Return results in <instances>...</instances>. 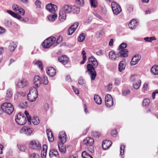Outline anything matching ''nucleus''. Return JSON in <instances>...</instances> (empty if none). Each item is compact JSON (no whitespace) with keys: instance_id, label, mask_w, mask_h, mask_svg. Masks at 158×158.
<instances>
[{"instance_id":"864d4df0","label":"nucleus","mask_w":158,"mask_h":158,"mask_svg":"<svg viewBox=\"0 0 158 158\" xmlns=\"http://www.w3.org/2000/svg\"><path fill=\"white\" fill-rule=\"evenodd\" d=\"M78 82V83L81 85H82L85 83L84 80L82 77H81L79 79Z\"/></svg>"},{"instance_id":"49530a36","label":"nucleus","mask_w":158,"mask_h":158,"mask_svg":"<svg viewBox=\"0 0 158 158\" xmlns=\"http://www.w3.org/2000/svg\"><path fill=\"white\" fill-rule=\"evenodd\" d=\"M85 39V36L83 33H81L78 39V40L79 42H82Z\"/></svg>"},{"instance_id":"f8f14e48","label":"nucleus","mask_w":158,"mask_h":158,"mask_svg":"<svg viewBox=\"0 0 158 158\" xmlns=\"http://www.w3.org/2000/svg\"><path fill=\"white\" fill-rule=\"evenodd\" d=\"M46 8L48 11L53 13L57 10V7L54 4L49 3L46 5Z\"/></svg>"},{"instance_id":"a211bd4d","label":"nucleus","mask_w":158,"mask_h":158,"mask_svg":"<svg viewBox=\"0 0 158 158\" xmlns=\"http://www.w3.org/2000/svg\"><path fill=\"white\" fill-rule=\"evenodd\" d=\"M112 143L109 140H105L103 141L102 147L104 150L107 149L112 145Z\"/></svg>"},{"instance_id":"6e6d98bb","label":"nucleus","mask_w":158,"mask_h":158,"mask_svg":"<svg viewBox=\"0 0 158 158\" xmlns=\"http://www.w3.org/2000/svg\"><path fill=\"white\" fill-rule=\"evenodd\" d=\"M6 29L3 27L0 26V34L4 33L6 32Z\"/></svg>"},{"instance_id":"5fc2aeb1","label":"nucleus","mask_w":158,"mask_h":158,"mask_svg":"<svg viewBox=\"0 0 158 158\" xmlns=\"http://www.w3.org/2000/svg\"><path fill=\"white\" fill-rule=\"evenodd\" d=\"M29 158H39V155L37 154L33 153L30 156Z\"/></svg>"},{"instance_id":"4468645a","label":"nucleus","mask_w":158,"mask_h":158,"mask_svg":"<svg viewBox=\"0 0 158 158\" xmlns=\"http://www.w3.org/2000/svg\"><path fill=\"white\" fill-rule=\"evenodd\" d=\"M32 132L31 129L25 126L23 127L20 131V133L25 134L27 135H30Z\"/></svg>"},{"instance_id":"4d7b16f0","label":"nucleus","mask_w":158,"mask_h":158,"mask_svg":"<svg viewBox=\"0 0 158 158\" xmlns=\"http://www.w3.org/2000/svg\"><path fill=\"white\" fill-rule=\"evenodd\" d=\"M62 40V37L61 35H60L58 38L57 39L56 41V43L57 44H58L60 43L61 42Z\"/></svg>"},{"instance_id":"0e129e2a","label":"nucleus","mask_w":158,"mask_h":158,"mask_svg":"<svg viewBox=\"0 0 158 158\" xmlns=\"http://www.w3.org/2000/svg\"><path fill=\"white\" fill-rule=\"evenodd\" d=\"M13 17L20 20L21 19V17L19 15L15 13V16Z\"/></svg>"},{"instance_id":"cd10ccee","label":"nucleus","mask_w":158,"mask_h":158,"mask_svg":"<svg viewBox=\"0 0 158 158\" xmlns=\"http://www.w3.org/2000/svg\"><path fill=\"white\" fill-rule=\"evenodd\" d=\"M151 71L154 75H158V66L156 65L153 66L152 67Z\"/></svg>"},{"instance_id":"7c9ffc66","label":"nucleus","mask_w":158,"mask_h":158,"mask_svg":"<svg viewBox=\"0 0 158 158\" xmlns=\"http://www.w3.org/2000/svg\"><path fill=\"white\" fill-rule=\"evenodd\" d=\"M94 99L95 102L98 105H100L102 102V100L100 97L98 95H95Z\"/></svg>"},{"instance_id":"8fccbe9b","label":"nucleus","mask_w":158,"mask_h":158,"mask_svg":"<svg viewBox=\"0 0 158 158\" xmlns=\"http://www.w3.org/2000/svg\"><path fill=\"white\" fill-rule=\"evenodd\" d=\"M77 4L81 6H84V0H76Z\"/></svg>"},{"instance_id":"79ce46f5","label":"nucleus","mask_w":158,"mask_h":158,"mask_svg":"<svg viewBox=\"0 0 158 158\" xmlns=\"http://www.w3.org/2000/svg\"><path fill=\"white\" fill-rule=\"evenodd\" d=\"M144 40L146 42H152V40H155L156 39L154 37H146L144 38Z\"/></svg>"},{"instance_id":"412c9836","label":"nucleus","mask_w":158,"mask_h":158,"mask_svg":"<svg viewBox=\"0 0 158 158\" xmlns=\"http://www.w3.org/2000/svg\"><path fill=\"white\" fill-rule=\"evenodd\" d=\"M61 10L66 14L70 13L72 12V6L69 5H65L62 7Z\"/></svg>"},{"instance_id":"9b49d317","label":"nucleus","mask_w":158,"mask_h":158,"mask_svg":"<svg viewBox=\"0 0 158 158\" xmlns=\"http://www.w3.org/2000/svg\"><path fill=\"white\" fill-rule=\"evenodd\" d=\"M78 24V23L77 22L75 23L69 27L68 31V35H71L74 32L77 28Z\"/></svg>"},{"instance_id":"0eeeda50","label":"nucleus","mask_w":158,"mask_h":158,"mask_svg":"<svg viewBox=\"0 0 158 158\" xmlns=\"http://www.w3.org/2000/svg\"><path fill=\"white\" fill-rule=\"evenodd\" d=\"M56 39L54 37H51L45 40L42 43V46L44 48L50 47L56 41Z\"/></svg>"},{"instance_id":"9d476101","label":"nucleus","mask_w":158,"mask_h":158,"mask_svg":"<svg viewBox=\"0 0 158 158\" xmlns=\"http://www.w3.org/2000/svg\"><path fill=\"white\" fill-rule=\"evenodd\" d=\"M30 148L35 150H39L41 148L40 144L37 140H33L29 144Z\"/></svg>"},{"instance_id":"f257e3e1","label":"nucleus","mask_w":158,"mask_h":158,"mask_svg":"<svg viewBox=\"0 0 158 158\" xmlns=\"http://www.w3.org/2000/svg\"><path fill=\"white\" fill-rule=\"evenodd\" d=\"M92 63L93 65L90 64H87V72L90 76L91 80H95L96 76V73L94 69L98 66V63L97 60Z\"/></svg>"},{"instance_id":"4be33fe9","label":"nucleus","mask_w":158,"mask_h":158,"mask_svg":"<svg viewBox=\"0 0 158 158\" xmlns=\"http://www.w3.org/2000/svg\"><path fill=\"white\" fill-rule=\"evenodd\" d=\"M17 46V43L15 42H11L9 43L8 49L11 52L14 51Z\"/></svg>"},{"instance_id":"393cba45","label":"nucleus","mask_w":158,"mask_h":158,"mask_svg":"<svg viewBox=\"0 0 158 158\" xmlns=\"http://www.w3.org/2000/svg\"><path fill=\"white\" fill-rule=\"evenodd\" d=\"M66 13L62 10L60 11L59 19L61 21H63L64 20L66 19Z\"/></svg>"},{"instance_id":"ddd939ff","label":"nucleus","mask_w":158,"mask_h":158,"mask_svg":"<svg viewBox=\"0 0 158 158\" xmlns=\"http://www.w3.org/2000/svg\"><path fill=\"white\" fill-rule=\"evenodd\" d=\"M141 56L139 54L135 55L132 59L130 64L131 65L136 64L141 59Z\"/></svg>"},{"instance_id":"774afa93","label":"nucleus","mask_w":158,"mask_h":158,"mask_svg":"<svg viewBox=\"0 0 158 158\" xmlns=\"http://www.w3.org/2000/svg\"><path fill=\"white\" fill-rule=\"evenodd\" d=\"M130 93V91L129 90H126L123 91V95L126 96L128 94Z\"/></svg>"},{"instance_id":"603ef678","label":"nucleus","mask_w":158,"mask_h":158,"mask_svg":"<svg viewBox=\"0 0 158 158\" xmlns=\"http://www.w3.org/2000/svg\"><path fill=\"white\" fill-rule=\"evenodd\" d=\"M20 8L18 5L16 4H14L12 6L13 9L16 12H17Z\"/></svg>"},{"instance_id":"f3484780","label":"nucleus","mask_w":158,"mask_h":158,"mask_svg":"<svg viewBox=\"0 0 158 158\" xmlns=\"http://www.w3.org/2000/svg\"><path fill=\"white\" fill-rule=\"evenodd\" d=\"M109 58L113 60H117L119 56L120 57V54L118 53L115 54L114 51H111L109 53Z\"/></svg>"},{"instance_id":"aec40b11","label":"nucleus","mask_w":158,"mask_h":158,"mask_svg":"<svg viewBox=\"0 0 158 158\" xmlns=\"http://www.w3.org/2000/svg\"><path fill=\"white\" fill-rule=\"evenodd\" d=\"M47 73L49 76L53 77L56 74V70L54 68L52 67H50L48 68L47 70Z\"/></svg>"},{"instance_id":"de8ad7c7","label":"nucleus","mask_w":158,"mask_h":158,"mask_svg":"<svg viewBox=\"0 0 158 158\" xmlns=\"http://www.w3.org/2000/svg\"><path fill=\"white\" fill-rule=\"evenodd\" d=\"M125 146L124 145H122L120 147V155L123 156L124 154Z\"/></svg>"},{"instance_id":"052dcab7","label":"nucleus","mask_w":158,"mask_h":158,"mask_svg":"<svg viewBox=\"0 0 158 158\" xmlns=\"http://www.w3.org/2000/svg\"><path fill=\"white\" fill-rule=\"evenodd\" d=\"M89 62H90L92 63L94 61L96 60V59L93 56H92L89 58Z\"/></svg>"},{"instance_id":"a19ab883","label":"nucleus","mask_w":158,"mask_h":158,"mask_svg":"<svg viewBox=\"0 0 158 158\" xmlns=\"http://www.w3.org/2000/svg\"><path fill=\"white\" fill-rule=\"evenodd\" d=\"M52 153L56 157H58L59 156V153L58 151L55 149H53L50 151L49 154L50 155Z\"/></svg>"},{"instance_id":"c03bdc74","label":"nucleus","mask_w":158,"mask_h":158,"mask_svg":"<svg viewBox=\"0 0 158 158\" xmlns=\"http://www.w3.org/2000/svg\"><path fill=\"white\" fill-rule=\"evenodd\" d=\"M35 64L39 67L41 70L42 69V63L40 61H38L35 62Z\"/></svg>"},{"instance_id":"09e8293b","label":"nucleus","mask_w":158,"mask_h":158,"mask_svg":"<svg viewBox=\"0 0 158 158\" xmlns=\"http://www.w3.org/2000/svg\"><path fill=\"white\" fill-rule=\"evenodd\" d=\"M24 113L26 116L27 119V120L28 122L30 123H31V117L28 114L27 111L25 110Z\"/></svg>"},{"instance_id":"e433bc0d","label":"nucleus","mask_w":158,"mask_h":158,"mask_svg":"<svg viewBox=\"0 0 158 158\" xmlns=\"http://www.w3.org/2000/svg\"><path fill=\"white\" fill-rule=\"evenodd\" d=\"M91 7L96 8L98 5L97 0H90Z\"/></svg>"},{"instance_id":"6ab92c4d","label":"nucleus","mask_w":158,"mask_h":158,"mask_svg":"<svg viewBox=\"0 0 158 158\" xmlns=\"http://www.w3.org/2000/svg\"><path fill=\"white\" fill-rule=\"evenodd\" d=\"M58 60L60 62L64 65L68 63L69 58L66 56L63 55L59 57Z\"/></svg>"},{"instance_id":"c85d7f7f","label":"nucleus","mask_w":158,"mask_h":158,"mask_svg":"<svg viewBox=\"0 0 158 158\" xmlns=\"http://www.w3.org/2000/svg\"><path fill=\"white\" fill-rule=\"evenodd\" d=\"M27 97L28 99L30 102H33L35 100L38 96L28 94L27 95Z\"/></svg>"},{"instance_id":"58836bf2","label":"nucleus","mask_w":158,"mask_h":158,"mask_svg":"<svg viewBox=\"0 0 158 158\" xmlns=\"http://www.w3.org/2000/svg\"><path fill=\"white\" fill-rule=\"evenodd\" d=\"M27 106V103L26 102H21L20 103L19 107L20 108H25Z\"/></svg>"},{"instance_id":"3c124183","label":"nucleus","mask_w":158,"mask_h":158,"mask_svg":"<svg viewBox=\"0 0 158 158\" xmlns=\"http://www.w3.org/2000/svg\"><path fill=\"white\" fill-rule=\"evenodd\" d=\"M42 80L44 81L43 83L44 84L46 85L48 84V78L46 76L44 75L43 76V78Z\"/></svg>"},{"instance_id":"f704fd0d","label":"nucleus","mask_w":158,"mask_h":158,"mask_svg":"<svg viewBox=\"0 0 158 158\" xmlns=\"http://www.w3.org/2000/svg\"><path fill=\"white\" fill-rule=\"evenodd\" d=\"M32 122L35 125L38 124L40 123V121L38 117L34 116L32 119Z\"/></svg>"},{"instance_id":"bf43d9fd","label":"nucleus","mask_w":158,"mask_h":158,"mask_svg":"<svg viewBox=\"0 0 158 158\" xmlns=\"http://www.w3.org/2000/svg\"><path fill=\"white\" fill-rule=\"evenodd\" d=\"M18 11L21 15H24L25 11L23 9L20 8Z\"/></svg>"},{"instance_id":"ea45409f","label":"nucleus","mask_w":158,"mask_h":158,"mask_svg":"<svg viewBox=\"0 0 158 158\" xmlns=\"http://www.w3.org/2000/svg\"><path fill=\"white\" fill-rule=\"evenodd\" d=\"M130 80L131 82H134L139 80V79L137 75H133L131 77Z\"/></svg>"},{"instance_id":"f03ea898","label":"nucleus","mask_w":158,"mask_h":158,"mask_svg":"<svg viewBox=\"0 0 158 158\" xmlns=\"http://www.w3.org/2000/svg\"><path fill=\"white\" fill-rule=\"evenodd\" d=\"M59 138L61 142L58 143L59 150L60 152L64 153L66 152V148L63 146V144L66 141L65 133L64 131L60 132L59 134Z\"/></svg>"},{"instance_id":"e2e57ef3","label":"nucleus","mask_w":158,"mask_h":158,"mask_svg":"<svg viewBox=\"0 0 158 158\" xmlns=\"http://www.w3.org/2000/svg\"><path fill=\"white\" fill-rule=\"evenodd\" d=\"M93 135L96 137H98L100 136V133L98 132H94L93 133Z\"/></svg>"},{"instance_id":"bb28decb","label":"nucleus","mask_w":158,"mask_h":158,"mask_svg":"<svg viewBox=\"0 0 158 158\" xmlns=\"http://www.w3.org/2000/svg\"><path fill=\"white\" fill-rule=\"evenodd\" d=\"M125 62V60H123L120 61L118 64V70L120 72L125 69V65L124 64Z\"/></svg>"},{"instance_id":"c9c22d12","label":"nucleus","mask_w":158,"mask_h":158,"mask_svg":"<svg viewBox=\"0 0 158 158\" xmlns=\"http://www.w3.org/2000/svg\"><path fill=\"white\" fill-rule=\"evenodd\" d=\"M81 155L83 158H93L91 155L85 151L82 152Z\"/></svg>"},{"instance_id":"7ed1b4c3","label":"nucleus","mask_w":158,"mask_h":158,"mask_svg":"<svg viewBox=\"0 0 158 158\" xmlns=\"http://www.w3.org/2000/svg\"><path fill=\"white\" fill-rule=\"evenodd\" d=\"M1 109L3 112L8 114H11L14 110L13 105L10 102L3 103L1 106Z\"/></svg>"},{"instance_id":"c756f323","label":"nucleus","mask_w":158,"mask_h":158,"mask_svg":"<svg viewBox=\"0 0 158 158\" xmlns=\"http://www.w3.org/2000/svg\"><path fill=\"white\" fill-rule=\"evenodd\" d=\"M47 150V146L46 144L43 146V150L41 152V156L43 157H45L46 155Z\"/></svg>"},{"instance_id":"b1692460","label":"nucleus","mask_w":158,"mask_h":158,"mask_svg":"<svg viewBox=\"0 0 158 158\" xmlns=\"http://www.w3.org/2000/svg\"><path fill=\"white\" fill-rule=\"evenodd\" d=\"M138 24L136 20L132 19L129 23L128 26L130 28L133 29L135 28Z\"/></svg>"},{"instance_id":"69168bd1","label":"nucleus","mask_w":158,"mask_h":158,"mask_svg":"<svg viewBox=\"0 0 158 158\" xmlns=\"http://www.w3.org/2000/svg\"><path fill=\"white\" fill-rule=\"evenodd\" d=\"M7 12L9 14H10V15H11L13 17H14V16H15V13L14 12L12 11L11 10H7Z\"/></svg>"},{"instance_id":"72a5a7b5","label":"nucleus","mask_w":158,"mask_h":158,"mask_svg":"<svg viewBox=\"0 0 158 158\" xmlns=\"http://www.w3.org/2000/svg\"><path fill=\"white\" fill-rule=\"evenodd\" d=\"M80 11V8L78 6H72V11L73 13L77 14Z\"/></svg>"},{"instance_id":"6e6552de","label":"nucleus","mask_w":158,"mask_h":158,"mask_svg":"<svg viewBox=\"0 0 158 158\" xmlns=\"http://www.w3.org/2000/svg\"><path fill=\"white\" fill-rule=\"evenodd\" d=\"M111 6L112 10L115 15H117L122 11L120 6L115 2H112Z\"/></svg>"},{"instance_id":"1a4fd4ad","label":"nucleus","mask_w":158,"mask_h":158,"mask_svg":"<svg viewBox=\"0 0 158 158\" xmlns=\"http://www.w3.org/2000/svg\"><path fill=\"white\" fill-rule=\"evenodd\" d=\"M105 105L106 107H110L113 105V100L111 96L109 94H107L105 97Z\"/></svg>"},{"instance_id":"37998d69","label":"nucleus","mask_w":158,"mask_h":158,"mask_svg":"<svg viewBox=\"0 0 158 158\" xmlns=\"http://www.w3.org/2000/svg\"><path fill=\"white\" fill-rule=\"evenodd\" d=\"M150 102V100L147 98L144 99L143 102V106H148Z\"/></svg>"},{"instance_id":"dca6fc26","label":"nucleus","mask_w":158,"mask_h":158,"mask_svg":"<svg viewBox=\"0 0 158 158\" xmlns=\"http://www.w3.org/2000/svg\"><path fill=\"white\" fill-rule=\"evenodd\" d=\"M33 82L35 86L38 87L42 83V79L39 76L35 75L34 77Z\"/></svg>"},{"instance_id":"473e14b6","label":"nucleus","mask_w":158,"mask_h":158,"mask_svg":"<svg viewBox=\"0 0 158 158\" xmlns=\"http://www.w3.org/2000/svg\"><path fill=\"white\" fill-rule=\"evenodd\" d=\"M57 15L56 14H52L48 16V19L50 22H53L57 18Z\"/></svg>"},{"instance_id":"338daca9","label":"nucleus","mask_w":158,"mask_h":158,"mask_svg":"<svg viewBox=\"0 0 158 158\" xmlns=\"http://www.w3.org/2000/svg\"><path fill=\"white\" fill-rule=\"evenodd\" d=\"M17 94H18V96L24 97L26 95V94L24 92H18Z\"/></svg>"},{"instance_id":"2eb2a0df","label":"nucleus","mask_w":158,"mask_h":158,"mask_svg":"<svg viewBox=\"0 0 158 158\" xmlns=\"http://www.w3.org/2000/svg\"><path fill=\"white\" fill-rule=\"evenodd\" d=\"M83 143L87 146H91L94 143V139L91 137H87L84 139L83 141Z\"/></svg>"},{"instance_id":"2f4dec72","label":"nucleus","mask_w":158,"mask_h":158,"mask_svg":"<svg viewBox=\"0 0 158 158\" xmlns=\"http://www.w3.org/2000/svg\"><path fill=\"white\" fill-rule=\"evenodd\" d=\"M141 84V81L140 80H138L134 82L133 84V86L134 88L135 89H138Z\"/></svg>"},{"instance_id":"4c0bfd02","label":"nucleus","mask_w":158,"mask_h":158,"mask_svg":"<svg viewBox=\"0 0 158 158\" xmlns=\"http://www.w3.org/2000/svg\"><path fill=\"white\" fill-rule=\"evenodd\" d=\"M12 94V91L11 89H8L6 91V99L10 98Z\"/></svg>"},{"instance_id":"13d9d810","label":"nucleus","mask_w":158,"mask_h":158,"mask_svg":"<svg viewBox=\"0 0 158 158\" xmlns=\"http://www.w3.org/2000/svg\"><path fill=\"white\" fill-rule=\"evenodd\" d=\"M35 5L37 6V8H40L41 7V2L39 0H37L35 2Z\"/></svg>"},{"instance_id":"a18cd8bd","label":"nucleus","mask_w":158,"mask_h":158,"mask_svg":"<svg viewBox=\"0 0 158 158\" xmlns=\"http://www.w3.org/2000/svg\"><path fill=\"white\" fill-rule=\"evenodd\" d=\"M17 146L20 151L22 152L25 151L26 147L24 145L22 144L18 145Z\"/></svg>"},{"instance_id":"5701e85b","label":"nucleus","mask_w":158,"mask_h":158,"mask_svg":"<svg viewBox=\"0 0 158 158\" xmlns=\"http://www.w3.org/2000/svg\"><path fill=\"white\" fill-rule=\"evenodd\" d=\"M46 132L49 141L50 142H53L54 140V138L52 131L50 129H47Z\"/></svg>"},{"instance_id":"423d86ee","label":"nucleus","mask_w":158,"mask_h":158,"mask_svg":"<svg viewBox=\"0 0 158 158\" xmlns=\"http://www.w3.org/2000/svg\"><path fill=\"white\" fill-rule=\"evenodd\" d=\"M28 85V81L25 78L19 79L15 83L16 89L23 88L27 86Z\"/></svg>"},{"instance_id":"39448f33","label":"nucleus","mask_w":158,"mask_h":158,"mask_svg":"<svg viewBox=\"0 0 158 158\" xmlns=\"http://www.w3.org/2000/svg\"><path fill=\"white\" fill-rule=\"evenodd\" d=\"M127 47V44L125 43H122L119 46L118 49L119 51V54L121 57L127 56L128 51L125 48Z\"/></svg>"},{"instance_id":"20e7f679","label":"nucleus","mask_w":158,"mask_h":158,"mask_svg":"<svg viewBox=\"0 0 158 158\" xmlns=\"http://www.w3.org/2000/svg\"><path fill=\"white\" fill-rule=\"evenodd\" d=\"M15 120L16 123L20 125H23L26 122V117L21 113H18L15 116Z\"/></svg>"},{"instance_id":"a878e982","label":"nucleus","mask_w":158,"mask_h":158,"mask_svg":"<svg viewBox=\"0 0 158 158\" xmlns=\"http://www.w3.org/2000/svg\"><path fill=\"white\" fill-rule=\"evenodd\" d=\"M28 94L38 96V93L37 89L34 87H31L30 88L29 92Z\"/></svg>"},{"instance_id":"680f3d73","label":"nucleus","mask_w":158,"mask_h":158,"mask_svg":"<svg viewBox=\"0 0 158 158\" xmlns=\"http://www.w3.org/2000/svg\"><path fill=\"white\" fill-rule=\"evenodd\" d=\"M72 87L75 94H79V90L75 88L73 86H72Z\"/></svg>"}]
</instances>
